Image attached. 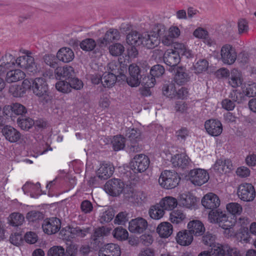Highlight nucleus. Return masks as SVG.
I'll return each mask as SVG.
<instances>
[{
    "mask_svg": "<svg viewBox=\"0 0 256 256\" xmlns=\"http://www.w3.org/2000/svg\"><path fill=\"white\" fill-rule=\"evenodd\" d=\"M180 180V178L176 172L166 170L162 172L158 179V182L166 189H172L178 184Z\"/></svg>",
    "mask_w": 256,
    "mask_h": 256,
    "instance_id": "nucleus-2",
    "label": "nucleus"
},
{
    "mask_svg": "<svg viewBox=\"0 0 256 256\" xmlns=\"http://www.w3.org/2000/svg\"><path fill=\"white\" fill-rule=\"evenodd\" d=\"M166 27L160 24L154 25L152 30L142 34L141 44L148 49H152L158 46L160 43L158 38L164 34Z\"/></svg>",
    "mask_w": 256,
    "mask_h": 256,
    "instance_id": "nucleus-1",
    "label": "nucleus"
},
{
    "mask_svg": "<svg viewBox=\"0 0 256 256\" xmlns=\"http://www.w3.org/2000/svg\"><path fill=\"white\" fill-rule=\"evenodd\" d=\"M113 236L118 240L122 241L128 238V233L126 229L122 226H118L114 230Z\"/></svg>",
    "mask_w": 256,
    "mask_h": 256,
    "instance_id": "nucleus-43",
    "label": "nucleus"
},
{
    "mask_svg": "<svg viewBox=\"0 0 256 256\" xmlns=\"http://www.w3.org/2000/svg\"><path fill=\"white\" fill-rule=\"evenodd\" d=\"M244 87V90L248 97H253L256 96V84L251 82Z\"/></svg>",
    "mask_w": 256,
    "mask_h": 256,
    "instance_id": "nucleus-62",
    "label": "nucleus"
},
{
    "mask_svg": "<svg viewBox=\"0 0 256 256\" xmlns=\"http://www.w3.org/2000/svg\"><path fill=\"white\" fill-rule=\"evenodd\" d=\"M171 162L174 167L180 169L186 168L189 164L190 160L184 154H178L172 158Z\"/></svg>",
    "mask_w": 256,
    "mask_h": 256,
    "instance_id": "nucleus-20",
    "label": "nucleus"
},
{
    "mask_svg": "<svg viewBox=\"0 0 256 256\" xmlns=\"http://www.w3.org/2000/svg\"><path fill=\"white\" fill-rule=\"evenodd\" d=\"M56 58L60 61L67 63L74 60V54L71 48L67 47H63L60 48L58 52Z\"/></svg>",
    "mask_w": 256,
    "mask_h": 256,
    "instance_id": "nucleus-23",
    "label": "nucleus"
},
{
    "mask_svg": "<svg viewBox=\"0 0 256 256\" xmlns=\"http://www.w3.org/2000/svg\"><path fill=\"white\" fill-rule=\"evenodd\" d=\"M2 60L3 62L0 64V76H4L8 69L15 64V58L10 54H6Z\"/></svg>",
    "mask_w": 256,
    "mask_h": 256,
    "instance_id": "nucleus-27",
    "label": "nucleus"
},
{
    "mask_svg": "<svg viewBox=\"0 0 256 256\" xmlns=\"http://www.w3.org/2000/svg\"><path fill=\"white\" fill-rule=\"evenodd\" d=\"M48 90V84L44 78H36L34 80L32 91L36 95L42 96L46 94Z\"/></svg>",
    "mask_w": 256,
    "mask_h": 256,
    "instance_id": "nucleus-16",
    "label": "nucleus"
},
{
    "mask_svg": "<svg viewBox=\"0 0 256 256\" xmlns=\"http://www.w3.org/2000/svg\"><path fill=\"white\" fill-rule=\"evenodd\" d=\"M176 240L180 246H188L192 243L194 236L188 230H182L177 233Z\"/></svg>",
    "mask_w": 256,
    "mask_h": 256,
    "instance_id": "nucleus-19",
    "label": "nucleus"
},
{
    "mask_svg": "<svg viewBox=\"0 0 256 256\" xmlns=\"http://www.w3.org/2000/svg\"><path fill=\"white\" fill-rule=\"evenodd\" d=\"M156 232L161 238H168L172 233V226L168 222H161L158 226Z\"/></svg>",
    "mask_w": 256,
    "mask_h": 256,
    "instance_id": "nucleus-29",
    "label": "nucleus"
},
{
    "mask_svg": "<svg viewBox=\"0 0 256 256\" xmlns=\"http://www.w3.org/2000/svg\"><path fill=\"white\" fill-rule=\"evenodd\" d=\"M128 220V214L126 212H120L114 218V223L118 224H124Z\"/></svg>",
    "mask_w": 256,
    "mask_h": 256,
    "instance_id": "nucleus-63",
    "label": "nucleus"
},
{
    "mask_svg": "<svg viewBox=\"0 0 256 256\" xmlns=\"http://www.w3.org/2000/svg\"><path fill=\"white\" fill-rule=\"evenodd\" d=\"M24 220V216L18 212L12 213L8 218L10 224L13 226H18L22 225Z\"/></svg>",
    "mask_w": 256,
    "mask_h": 256,
    "instance_id": "nucleus-40",
    "label": "nucleus"
},
{
    "mask_svg": "<svg viewBox=\"0 0 256 256\" xmlns=\"http://www.w3.org/2000/svg\"><path fill=\"white\" fill-rule=\"evenodd\" d=\"M114 150L118 151L122 150L125 146V138L121 136H114L112 141Z\"/></svg>",
    "mask_w": 256,
    "mask_h": 256,
    "instance_id": "nucleus-45",
    "label": "nucleus"
},
{
    "mask_svg": "<svg viewBox=\"0 0 256 256\" xmlns=\"http://www.w3.org/2000/svg\"><path fill=\"white\" fill-rule=\"evenodd\" d=\"M228 245L215 243L211 248V254L212 256H226Z\"/></svg>",
    "mask_w": 256,
    "mask_h": 256,
    "instance_id": "nucleus-36",
    "label": "nucleus"
},
{
    "mask_svg": "<svg viewBox=\"0 0 256 256\" xmlns=\"http://www.w3.org/2000/svg\"><path fill=\"white\" fill-rule=\"evenodd\" d=\"M124 47L120 44H114L109 47V52L113 56L121 55L124 52Z\"/></svg>",
    "mask_w": 256,
    "mask_h": 256,
    "instance_id": "nucleus-51",
    "label": "nucleus"
},
{
    "mask_svg": "<svg viewBox=\"0 0 256 256\" xmlns=\"http://www.w3.org/2000/svg\"><path fill=\"white\" fill-rule=\"evenodd\" d=\"M30 54V52L28 53L27 51L25 55L20 56L15 60V64L22 68L30 72H36L37 68L34 58Z\"/></svg>",
    "mask_w": 256,
    "mask_h": 256,
    "instance_id": "nucleus-7",
    "label": "nucleus"
},
{
    "mask_svg": "<svg viewBox=\"0 0 256 256\" xmlns=\"http://www.w3.org/2000/svg\"><path fill=\"white\" fill-rule=\"evenodd\" d=\"M11 110L12 112L17 115H22L26 112V107L19 103L13 104L12 106H6L4 108L3 112L6 116L8 114L6 112V110Z\"/></svg>",
    "mask_w": 256,
    "mask_h": 256,
    "instance_id": "nucleus-34",
    "label": "nucleus"
},
{
    "mask_svg": "<svg viewBox=\"0 0 256 256\" xmlns=\"http://www.w3.org/2000/svg\"><path fill=\"white\" fill-rule=\"evenodd\" d=\"M150 162V160L148 156L144 154H136L132 162V170L135 173L144 172L148 168Z\"/></svg>",
    "mask_w": 256,
    "mask_h": 256,
    "instance_id": "nucleus-6",
    "label": "nucleus"
},
{
    "mask_svg": "<svg viewBox=\"0 0 256 256\" xmlns=\"http://www.w3.org/2000/svg\"><path fill=\"white\" fill-rule=\"evenodd\" d=\"M208 62L206 60H200L194 65L196 72L200 73L206 70L208 68Z\"/></svg>",
    "mask_w": 256,
    "mask_h": 256,
    "instance_id": "nucleus-59",
    "label": "nucleus"
},
{
    "mask_svg": "<svg viewBox=\"0 0 256 256\" xmlns=\"http://www.w3.org/2000/svg\"><path fill=\"white\" fill-rule=\"evenodd\" d=\"M242 74L236 69H233L230 72V76L228 79L229 84L233 88H236L242 84Z\"/></svg>",
    "mask_w": 256,
    "mask_h": 256,
    "instance_id": "nucleus-32",
    "label": "nucleus"
},
{
    "mask_svg": "<svg viewBox=\"0 0 256 256\" xmlns=\"http://www.w3.org/2000/svg\"><path fill=\"white\" fill-rule=\"evenodd\" d=\"M230 162L229 160H223L221 159L218 160L215 162L214 168L215 170L222 173L226 172V168H228Z\"/></svg>",
    "mask_w": 256,
    "mask_h": 256,
    "instance_id": "nucleus-44",
    "label": "nucleus"
},
{
    "mask_svg": "<svg viewBox=\"0 0 256 256\" xmlns=\"http://www.w3.org/2000/svg\"><path fill=\"white\" fill-rule=\"evenodd\" d=\"M164 72V68L163 66L160 64H156L153 66L150 71V74L154 78H158L162 76Z\"/></svg>",
    "mask_w": 256,
    "mask_h": 256,
    "instance_id": "nucleus-56",
    "label": "nucleus"
},
{
    "mask_svg": "<svg viewBox=\"0 0 256 256\" xmlns=\"http://www.w3.org/2000/svg\"><path fill=\"white\" fill-rule=\"evenodd\" d=\"M174 80L178 84L184 85L189 82L190 78L184 68L178 67L176 69Z\"/></svg>",
    "mask_w": 256,
    "mask_h": 256,
    "instance_id": "nucleus-26",
    "label": "nucleus"
},
{
    "mask_svg": "<svg viewBox=\"0 0 256 256\" xmlns=\"http://www.w3.org/2000/svg\"><path fill=\"white\" fill-rule=\"evenodd\" d=\"M147 221L142 218L132 219L129 222L128 230L132 233H142L148 228Z\"/></svg>",
    "mask_w": 256,
    "mask_h": 256,
    "instance_id": "nucleus-14",
    "label": "nucleus"
},
{
    "mask_svg": "<svg viewBox=\"0 0 256 256\" xmlns=\"http://www.w3.org/2000/svg\"><path fill=\"white\" fill-rule=\"evenodd\" d=\"M174 48L177 50L180 54L185 56L187 58H190L192 56V54L190 50L188 49L186 47L182 44L178 43L174 45Z\"/></svg>",
    "mask_w": 256,
    "mask_h": 256,
    "instance_id": "nucleus-49",
    "label": "nucleus"
},
{
    "mask_svg": "<svg viewBox=\"0 0 256 256\" xmlns=\"http://www.w3.org/2000/svg\"><path fill=\"white\" fill-rule=\"evenodd\" d=\"M180 60L179 53L175 48L174 50H168L164 54V61L170 68L176 66Z\"/></svg>",
    "mask_w": 256,
    "mask_h": 256,
    "instance_id": "nucleus-15",
    "label": "nucleus"
},
{
    "mask_svg": "<svg viewBox=\"0 0 256 256\" xmlns=\"http://www.w3.org/2000/svg\"><path fill=\"white\" fill-rule=\"evenodd\" d=\"M189 136V132L186 128H182L176 132V136L177 140L180 142H184L186 138Z\"/></svg>",
    "mask_w": 256,
    "mask_h": 256,
    "instance_id": "nucleus-58",
    "label": "nucleus"
},
{
    "mask_svg": "<svg viewBox=\"0 0 256 256\" xmlns=\"http://www.w3.org/2000/svg\"><path fill=\"white\" fill-rule=\"evenodd\" d=\"M114 168L110 163H103L97 172L98 178L106 180L110 178L114 172Z\"/></svg>",
    "mask_w": 256,
    "mask_h": 256,
    "instance_id": "nucleus-22",
    "label": "nucleus"
},
{
    "mask_svg": "<svg viewBox=\"0 0 256 256\" xmlns=\"http://www.w3.org/2000/svg\"><path fill=\"white\" fill-rule=\"evenodd\" d=\"M228 211L232 215H240L242 210L241 205L238 203L232 202L226 205Z\"/></svg>",
    "mask_w": 256,
    "mask_h": 256,
    "instance_id": "nucleus-50",
    "label": "nucleus"
},
{
    "mask_svg": "<svg viewBox=\"0 0 256 256\" xmlns=\"http://www.w3.org/2000/svg\"><path fill=\"white\" fill-rule=\"evenodd\" d=\"M238 198L244 202H252L256 196L254 186L250 183L240 184L237 192Z\"/></svg>",
    "mask_w": 256,
    "mask_h": 256,
    "instance_id": "nucleus-5",
    "label": "nucleus"
},
{
    "mask_svg": "<svg viewBox=\"0 0 256 256\" xmlns=\"http://www.w3.org/2000/svg\"><path fill=\"white\" fill-rule=\"evenodd\" d=\"M25 74L20 70H14L6 73V80L8 83H12L20 80L24 78Z\"/></svg>",
    "mask_w": 256,
    "mask_h": 256,
    "instance_id": "nucleus-30",
    "label": "nucleus"
},
{
    "mask_svg": "<svg viewBox=\"0 0 256 256\" xmlns=\"http://www.w3.org/2000/svg\"><path fill=\"white\" fill-rule=\"evenodd\" d=\"M140 83L145 88H150L154 86L156 80L150 74V76H144L143 77L142 76Z\"/></svg>",
    "mask_w": 256,
    "mask_h": 256,
    "instance_id": "nucleus-52",
    "label": "nucleus"
},
{
    "mask_svg": "<svg viewBox=\"0 0 256 256\" xmlns=\"http://www.w3.org/2000/svg\"><path fill=\"white\" fill-rule=\"evenodd\" d=\"M116 80V76L114 74L110 72H105L102 74V84L104 88L112 87Z\"/></svg>",
    "mask_w": 256,
    "mask_h": 256,
    "instance_id": "nucleus-38",
    "label": "nucleus"
},
{
    "mask_svg": "<svg viewBox=\"0 0 256 256\" xmlns=\"http://www.w3.org/2000/svg\"><path fill=\"white\" fill-rule=\"evenodd\" d=\"M164 213V210L158 203L152 206L148 210L150 216L154 220L160 219L163 217Z\"/></svg>",
    "mask_w": 256,
    "mask_h": 256,
    "instance_id": "nucleus-35",
    "label": "nucleus"
},
{
    "mask_svg": "<svg viewBox=\"0 0 256 256\" xmlns=\"http://www.w3.org/2000/svg\"><path fill=\"white\" fill-rule=\"evenodd\" d=\"M247 96L244 90V87L242 88V92L238 90H233L230 95V98L234 102L238 104L243 103L246 100Z\"/></svg>",
    "mask_w": 256,
    "mask_h": 256,
    "instance_id": "nucleus-39",
    "label": "nucleus"
},
{
    "mask_svg": "<svg viewBox=\"0 0 256 256\" xmlns=\"http://www.w3.org/2000/svg\"><path fill=\"white\" fill-rule=\"evenodd\" d=\"M188 230L194 236H200L204 234L205 228L200 220L190 221L188 224Z\"/></svg>",
    "mask_w": 256,
    "mask_h": 256,
    "instance_id": "nucleus-21",
    "label": "nucleus"
},
{
    "mask_svg": "<svg viewBox=\"0 0 256 256\" xmlns=\"http://www.w3.org/2000/svg\"><path fill=\"white\" fill-rule=\"evenodd\" d=\"M90 228L81 229L80 227H70V226L63 228L60 231V234L63 239L70 241L72 238L77 237L84 238L89 232Z\"/></svg>",
    "mask_w": 256,
    "mask_h": 256,
    "instance_id": "nucleus-3",
    "label": "nucleus"
},
{
    "mask_svg": "<svg viewBox=\"0 0 256 256\" xmlns=\"http://www.w3.org/2000/svg\"><path fill=\"white\" fill-rule=\"evenodd\" d=\"M189 178L194 185L202 186L209 179L208 172L204 170L198 168L191 170L189 173Z\"/></svg>",
    "mask_w": 256,
    "mask_h": 256,
    "instance_id": "nucleus-8",
    "label": "nucleus"
},
{
    "mask_svg": "<svg viewBox=\"0 0 256 256\" xmlns=\"http://www.w3.org/2000/svg\"><path fill=\"white\" fill-rule=\"evenodd\" d=\"M220 55L222 62L230 65L233 64L237 58L235 48L229 44H224L222 46Z\"/></svg>",
    "mask_w": 256,
    "mask_h": 256,
    "instance_id": "nucleus-9",
    "label": "nucleus"
},
{
    "mask_svg": "<svg viewBox=\"0 0 256 256\" xmlns=\"http://www.w3.org/2000/svg\"><path fill=\"white\" fill-rule=\"evenodd\" d=\"M124 184L120 179L112 178L108 180L104 186L106 192L112 196H118L123 191Z\"/></svg>",
    "mask_w": 256,
    "mask_h": 256,
    "instance_id": "nucleus-4",
    "label": "nucleus"
},
{
    "mask_svg": "<svg viewBox=\"0 0 256 256\" xmlns=\"http://www.w3.org/2000/svg\"><path fill=\"white\" fill-rule=\"evenodd\" d=\"M127 136L131 142H136L140 139V133L138 130L135 129H128L126 134Z\"/></svg>",
    "mask_w": 256,
    "mask_h": 256,
    "instance_id": "nucleus-53",
    "label": "nucleus"
},
{
    "mask_svg": "<svg viewBox=\"0 0 256 256\" xmlns=\"http://www.w3.org/2000/svg\"><path fill=\"white\" fill-rule=\"evenodd\" d=\"M186 218V214L180 210H174L170 214V221L173 224H178L183 222Z\"/></svg>",
    "mask_w": 256,
    "mask_h": 256,
    "instance_id": "nucleus-41",
    "label": "nucleus"
},
{
    "mask_svg": "<svg viewBox=\"0 0 256 256\" xmlns=\"http://www.w3.org/2000/svg\"><path fill=\"white\" fill-rule=\"evenodd\" d=\"M204 128L206 132L213 136H220L222 132V126L221 122L215 119L206 120Z\"/></svg>",
    "mask_w": 256,
    "mask_h": 256,
    "instance_id": "nucleus-12",
    "label": "nucleus"
},
{
    "mask_svg": "<svg viewBox=\"0 0 256 256\" xmlns=\"http://www.w3.org/2000/svg\"><path fill=\"white\" fill-rule=\"evenodd\" d=\"M158 204L164 210H171L176 207L178 202L176 198L168 196L164 198Z\"/></svg>",
    "mask_w": 256,
    "mask_h": 256,
    "instance_id": "nucleus-31",
    "label": "nucleus"
},
{
    "mask_svg": "<svg viewBox=\"0 0 256 256\" xmlns=\"http://www.w3.org/2000/svg\"><path fill=\"white\" fill-rule=\"evenodd\" d=\"M226 214L220 210H211L208 216V218L211 223H217L222 224V222L225 220Z\"/></svg>",
    "mask_w": 256,
    "mask_h": 256,
    "instance_id": "nucleus-28",
    "label": "nucleus"
},
{
    "mask_svg": "<svg viewBox=\"0 0 256 256\" xmlns=\"http://www.w3.org/2000/svg\"><path fill=\"white\" fill-rule=\"evenodd\" d=\"M202 204L206 208L212 210L219 206L220 200L216 194L208 193L204 196L202 200Z\"/></svg>",
    "mask_w": 256,
    "mask_h": 256,
    "instance_id": "nucleus-17",
    "label": "nucleus"
},
{
    "mask_svg": "<svg viewBox=\"0 0 256 256\" xmlns=\"http://www.w3.org/2000/svg\"><path fill=\"white\" fill-rule=\"evenodd\" d=\"M56 88L58 90L63 93H68L71 91L70 81L60 80L56 84Z\"/></svg>",
    "mask_w": 256,
    "mask_h": 256,
    "instance_id": "nucleus-47",
    "label": "nucleus"
},
{
    "mask_svg": "<svg viewBox=\"0 0 256 256\" xmlns=\"http://www.w3.org/2000/svg\"><path fill=\"white\" fill-rule=\"evenodd\" d=\"M215 235L210 232H207L202 236V242L204 245L212 247L215 244Z\"/></svg>",
    "mask_w": 256,
    "mask_h": 256,
    "instance_id": "nucleus-55",
    "label": "nucleus"
},
{
    "mask_svg": "<svg viewBox=\"0 0 256 256\" xmlns=\"http://www.w3.org/2000/svg\"><path fill=\"white\" fill-rule=\"evenodd\" d=\"M82 211L84 214L90 213L93 210V206L91 202L88 200L82 202L80 204Z\"/></svg>",
    "mask_w": 256,
    "mask_h": 256,
    "instance_id": "nucleus-64",
    "label": "nucleus"
},
{
    "mask_svg": "<svg viewBox=\"0 0 256 256\" xmlns=\"http://www.w3.org/2000/svg\"><path fill=\"white\" fill-rule=\"evenodd\" d=\"M61 220L56 217L44 220L42 224L44 232L48 234L56 233L60 228Z\"/></svg>",
    "mask_w": 256,
    "mask_h": 256,
    "instance_id": "nucleus-10",
    "label": "nucleus"
},
{
    "mask_svg": "<svg viewBox=\"0 0 256 256\" xmlns=\"http://www.w3.org/2000/svg\"><path fill=\"white\" fill-rule=\"evenodd\" d=\"M238 32L240 34H246L248 30V25L247 20L244 18H240L238 22Z\"/></svg>",
    "mask_w": 256,
    "mask_h": 256,
    "instance_id": "nucleus-60",
    "label": "nucleus"
},
{
    "mask_svg": "<svg viewBox=\"0 0 256 256\" xmlns=\"http://www.w3.org/2000/svg\"><path fill=\"white\" fill-rule=\"evenodd\" d=\"M142 34L134 30L130 32L126 36V42L130 45H138L141 44V41Z\"/></svg>",
    "mask_w": 256,
    "mask_h": 256,
    "instance_id": "nucleus-37",
    "label": "nucleus"
},
{
    "mask_svg": "<svg viewBox=\"0 0 256 256\" xmlns=\"http://www.w3.org/2000/svg\"><path fill=\"white\" fill-rule=\"evenodd\" d=\"M26 218L29 224L34 226H38L43 220L44 214L40 211L32 210L27 213Z\"/></svg>",
    "mask_w": 256,
    "mask_h": 256,
    "instance_id": "nucleus-24",
    "label": "nucleus"
},
{
    "mask_svg": "<svg viewBox=\"0 0 256 256\" xmlns=\"http://www.w3.org/2000/svg\"><path fill=\"white\" fill-rule=\"evenodd\" d=\"M120 37V33L117 29L110 28L106 32L102 38L98 39L97 44L99 47L102 48L113 41L119 40Z\"/></svg>",
    "mask_w": 256,
    "mask_h": 256,
    "instance_id": "nucleus-11",
    "label": "nucleus"
},
{
    "mask_svg": "<svg viewBox=\"0 0 256 256\" xmlns=\"http://www.w3.org/2000/svg\"><path fill=\"white\" fill-rule=\"evenodd\" d=\"M9 92L14 97H22L25 94L24 90L22 88V86L20 85L13 84L11 85L9 88Z\"/></svg>",
    "mask_w": 256,
    "mask_h": 256,
    "instance_id": "nucleus-54",
    "label": "nucleus"
},
{
    "mask_svg": "<svg viewBox=\"0 0 256 256\" xmlns=\"http://www.w3.org/2000/svg\"><path fill=\"white\" fill-rule=\"evenodd\" d=\"M104 252L102 256H120L121 253L120 246L112 243L105 245Z\"/></svg>",
    "mask_w": 256,
    "mask_h": 256,
    "instance_id": "nucleus-33",
    "label": "nucleus"
},
{
    "mask_svg": "<svg viewBox=\"0 0 256 256\" xmlns=\"http://www.w3.org/2000/svg\"><path fill=\"white\" fill-rule=\"evenodd\" d=\"M64 249L60 246H54L48 252V256H64Z\"/></svg>",
    "mask_w": 256,
    "mask_h": 256,
    "instance_id": "nucleus-57",
    "label": "nucleus"
},
{
    "mask_svg": "<svg viewBox=\"0 0 256 256\" xmlns=\"http://www.w3.org/2000/svg\"><path fill=\"white\" fill-rule=\"evenodd\" d=\"M130 76L126 79L128 84L132 87L138 86L141 82L142 75L138 66L132 64L128 68Z\"/></svg>",
    "mask_w": 256,
    "mask_h": 256,
    "instance_id": "nucleus-13",
    "label": "nucleus"
},
{
    "mask_svg": "<svg viewBox=\"0 0 256 256\" xmlns=\"http://www.w3.org/2000/svg\"><path fill=\"white\" fill-rule=\"evenodd\" d=\"M108 232V228H106L104 226L97 228L95 230L92 236V238L93 240L96 241L99 238L106 236Z\"/></svg>",
    "mask_w": 256,
    "mask_h": 256,
    "instance_id": "nucleus-61",
    "label": "nucleus"
},
{
    "mask_svg": "<svg viewBox=\"0 0 256 256\" xmlns=\"http://www.w3.org/2000/svg\"><path fill=\"white\" fill-rule=\"evenodd\" d=\"M17 122L18 126L24 130H29L34 124V120L30 118L22 119L18 118L17 120Z\"/></svg>",
    "mask_w": 256,
    "mask_h": 256,
    "instance_id": "nucleus-48",
    "label": "nucleus"
},
{
    "mask_svg": "<svg viewBox=\"0 0 256 256\" xmlns=\"http://www.w3.org/2000/svg\"><path fill=\"white\" fill-rule=\"evenodd\" d=\"M162 94L166 97L173 98L176 97V90L174 86L172 84L164 85L162 88Z\"/></svg>",
    "mask_w": 256,
    "mask_h": 256,
    "instance_id": "nucleus-46",
    "label": "nucleus"
},
{
    "mask_svg": "<svg viewBox=\"0 0 256 256\" xmlns=\"http://www.w3.org/2000/svg\"><path fill=\"white\" fill-rule=\"evenodd\" d=\"M2 132L6 138L11 142H18L21 136L18 130L10 126H4L2 128Z\"/></svg>",
    "mask_w": 256,
    "mask_h": 256,
    "instance_id": "nucleus-18",
    "label": "nucleus"
},
{
    "mask_svg": "<svg viewBox=\"0 0 256 256\" xmlns=\"http://www.w3.org/2000/svg\"><path fill=\"white\" fill-rule=\"evenodd\" d=\"M55 74L56 78L60 79L62 78L70 80L74 76V68L70 66H60L56 68Z\"/></svg>",
    "mask_w": 256,
    "mask_h": 256,
    "instance_id": "nucleus-25",
    "label": "nucleus"
},
{
    "mask_svg": "<svg viewBox=\"0 0 256 256\" xmlns=\"http://www.w3.org/2000/svg\"><path fill=\"white\" fill-rule=\"evenodd\" d=\"M96 46V42L92 38H87L82 40L80 46L84 51L90 52L93 50Z\"/></svg>",
    "mask_w": 256,
    "mask_h": 256,
    "instance_id": "nucleus-42",
    "label": "nucleus"
}]
</instances>
